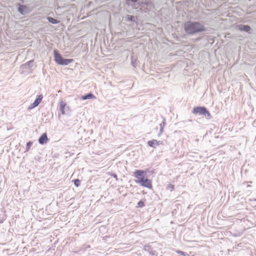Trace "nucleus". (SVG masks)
<instances>
[{
  "mask_svg": "<svg viewBox=\"0 0 256 256\" xmlns=\"http://www.w3.org/2000/svg\"><path fill=\"white\" fill-rule=\"evenodd\" d=\"M184 27L186 33L190 35H193L205 30L204 25L196 22H187L184 24Z\"/></svg>",
  "mask_w": 256,
  "mask_h": 256,
  "instance_id": "obj_1",
  "label": "nucleus"
},
{
  "mask_svg": "<svg viewBox=\"0 0 256 256\" xmlns=\"http://www.w3.org/2000/svg\"><path fill=\"white\" fill-rule=\"evenodd\" d=\"M136 182L137 184H140V186L146 187L148 188H152V185L151 184V182L148 178H144V177H142L140 180H136Z\"/></svg>",
  "mask_w": 256,
  "mask_h": 256,
  "instance_id": "obj_2",
  "label": "nucleus"
},
{
  "mask_svg": "<svg viewBox=\"0 0 256 256\" xmlns=\"http://www.w3.org/2000/svg\"><path fill=\"white\" fill-rule=\"evenodd\" d=\"M192 112L194 114L199 113L200 114H203L204 116H206V114H208V116H210V114L209 113V112L204 107L197 106V107L194 108L193 109Z\"/></svg>",
  "mask_w": 256,
  "mask_h": 256,
  "instance_id": "obj_3",
  "label": "nucleus"
},
{
  "mask_svg": "<svg viewBox=\"0 0 256 256\" xmlns=\"http://www.w3.org/2000/svg\"><path fill=\"white\" fill-rule=\"evenodd\" d=\"M42 98L43 96L42 94L39 95L34 102L28 106V109L32 110L37 106L41 102Z\"/></svg>",
  "mask_w": 256,
  "mask_h": 256,
  "instance_id": "obj_4",
  "label": "nucleus"
},
{
  "mask_svg": "<svg viewBox=\"0 0 256 256\" xmlns=\"http://www.w3.org/2000/svg\"><path fill=\"white\" fill-rule=\"evenodd\" d=\"M54 58L56 62L58 64L62 65V62L63 58L62 56L56 50H54Z\"/></svg>",
  "mask_w": 256,
  "mask_h": 256,
  "instance_id": "obj_5",
  "label": "nucleus"
},
{
  "mask_svg": "<svg viewBox=\"0 0 256 256\" xmlns=\"http://www.w3.org/2000/svg\"><path fill=\"white\" fill-rule=\"evenodd\" d=\"M18 11L22 14H25L28 12V8L24 5L18 4Z\"/></svg>",
  "mask_w": 256,
  "mask_h": 256,
  "instance_id": "obj_6",
  "label": "nucleus"
},
{
  "mask_svg": "<svg viewBox=\"0 0 256 256\" xmlns=\"http://www.w3.org/2000/svg\"><path fill=\"white\" fill-rule=\"evenodd\" d=\"M161 144L160 141H158L156 140H152L148 142V145L152 148H156V146H159Z\"/></svg>",
  "mask_w": 256,
  "mask_h": 256,
  "instance_id": "obj_7",
  "label": "nucleus"
},
{
  "mask_svg": "<svg viewBox=\"0 0 256 256\" xmlns=\"http://www.w3.org/2000/svg\"><path fill=\"white\" fill-rule=\"evenodd\" d=\"M48 140L46 133L43 134L39 138L38 142L40 144H43L46 142Z\"/></svg>",
  "mask_w": 256,
  "mask_h": 256,
  "instance_id": "obj_8",
  "label": "nucleus"
},
{
  "mask_svg": "<svg viewBox=\"0 0 256 256\" xmlns=\"http://www.w3.org/2000/svg\"><path fill=\"white\" fill-rule=\"evenodd\" d=\"M60 110L62 112V114H65V111L64 110L66 108H68V106H66V104L65 102H64L62 100L60 101Z\"/></svg>",
  "mask_w": 256,
  "mask_h": 256,
  "instance_id": "obj_9",
  "label": "nucleus"
},
{
  "mask_svg": "<svg viewBox=\"0 0 256 256\" xmlns=\"http://www.w3.org/2000/svg\"><path fill=\"white\" fill-rule=\"evenodd\" d=\"M144 172L142 170H136L134 172V175L138 180H140L142 177H144L143 175L144 174Z\"/></svg>",
  "mask_w": 256,
  "mask_h": 256,
  "instance_id": "obj_10",
  "label": "nucleus"
},
{
  "mask_svg": "<svg viewBox=\"0 0 256 256\" xmlns=\"http://www.w3.org/2000/svg\"><path fill=\"white\" fill-rule=\"evenodd\" d=\"M238 28L240 30L244 31L246 32H249L250 30V26L247 25H239Z\"/></svg>",
  "mask_w": 256,
  "mask_h": 256,
  "instance_id": "obj_11",
  "label": "nucleus"
},
{
  "mask_svg": "<svg viewBox=\"0 0 256 256\" xmlns=\"http://www.w3.org/2000/svg\"><path fill=\"white\" fill-rule=\"evenodd\" d=\"M80 98H81V99H82L83 100H86L96 98V97L92 93H89L84 96H81Z\"/></svg>",
  "mask_w": 256,
  "mask_h": 256,
  "instance_id": "obj_12",
  "label": "nucleus"
},
{
  "mask_svg": "<svg viewBox=\"0 0 256 256\" xmlns=\"http://www.w3.org/2000/svg\"><path fill=\"white\" fill-rule=\"evenodd\" d=\"M47 19L50 23H52V24H56L59 22L58 20H56L55 18H52V17L48 16L47 18Z\"/></svg>",
  "mask_w": 256,
  "mask_h": 256,
  "instance_id": "obj_13",
  "label": "nucleus"
},
{
  "mask_svg": "<svg viewBox=\"0 0 256 256\" xmlns=\"http://www.w3.org/2000/svg\"><path fill=\"white\" fill-rule=\"evenodd\" d=\"M73 61L72 59H65L64 58L62 65H68Z\"/></svg>",
  "mask_w": 256,
  "mask_h": 256,
  "instance_id": "obj_14",
  "label": "nucleus"
},
{
  "mask_svg": "<svg viewBox=\"0 0 256 256\" xmlns=\"http://www.w3.org/2000/svg\"><path fill=\"white\" fill-rule=\"evenodd\" d=\"M165 126V122L164 120L163 121V122L160 124V132L162 133L163 132V129Z\"/></svg>",
  "mask_w": 256,
  "mask_h": 256,
  "instance_id": "obj_15",
  "label": "nucleus"
},
{
  "mask_svg": "<svg viewBox=\"0 0 256 256\" xmlns=\"http://www.w3.org/2000/svg\"><path fill=\"white\" fill-rule=\"evenodd\" d=\"M32 144V142H27L26 144V151H28L31 146Z\"/></svg>",
  "mask_w": 256,
  "mask_h": 256,
  "instance_id": "obj_16",
  "label": "nucleus"
},
{
  "mask_svg": "<svg viewBox=\"0 0 256 256\" xmlns=\"http://www.w3.org/2000/svg\"><path fill=\"white\" fill-rule=\"evenodd\" d=\"M80 181L78 179H76L74 181V185L76 187H78L80 186Z\"/></svg>",
  "mask_w": 256,
  "mask_h": 256,
  "instance_id": "obj_17",
  "label": "nucleus"
},
{
  "mask_svg": "<svg viewBox=\"0 0 256 256\" xmlns=\"http://www.w3.org/2000/svg\"><path fill=\"white\" fill-rule=\"evenodd\" d=\"M132 18H133V16H130V15H128L126 17V20H128V21H132Z\"/></svg>",
  "mask_w": 256,
  "mask_h": 256,
  "instance_id": "obj_18",
  "label": "nucleus"
},
{
  "mask_svg": "<svg viewBox=\"0 0 256 256\" xmlns=\"http://www.w3.org/2000/svg\"><path fill=\"white\" fill-rule=\"evenodd\" d=\"M33 64H34L33 60H30L27 62V65L30 68H32L33 66Z\"/></svg>",
  "mask_w": 256,
  "mask_h": 256,
  "instance_id": "obj_19",
  "label": "nucleus"
},
{
  "mask_svg": "<svg viewBox=\"0 0 256 256\" xmlns=\"http://www.w3.org/2000/svg\"><path fill=\"white\" fill-rule=\"evenodd\" d=\"M177 252L180 254V255L181 256H186L187 254L186 252H183L182 251H178Z\"/></svg>",
  "mask_w": 256,
  "mask_h": 256,
  "instance_id": "obj_20",
  "label": "nucleus"
},
{
  "mask_svg": "<svg viewBox=\"0 0 256 256\" xmlns=\"http://www.w3.org/2000/svg\"><path fill=\"white\" fill-rule=\"evenodd\" d=\"M144 206V202H142V201H140L138 202V206L139 207H142Z\"/></svg>",
  "mask_w": 256,
  "mask_h": 256,
  "instance_id": "obj_21",
  "label": "nucleus"
},
{
  "mask_svg": "<svg viewBox=\"0 0 256 256\" xmlns=\"http://www.w3.org/2000/svg\"><path fill=\"white\" fill-rule=\"evenodd\" d=\"M112 176L114 178H116V180H118V178H117V176L116 174H111Z\"/></svg>",
  "mask_w": 256,
  "mask_h": 256,
  "instance_id": "obj_22",
  "label": "nucleus"
}]
</instances>
